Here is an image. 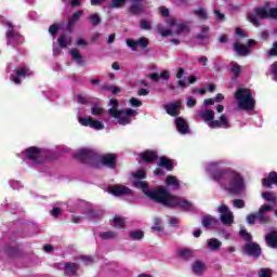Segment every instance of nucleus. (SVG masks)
<instances>
[{"instance_id": "1", "label": "nucleus", "mask_w": 277, "mask_h": 277, "mask_svg": "<svg viewBox=\"0 0 277 277\" xmlns=\"http://www.w3.org/2000/svg\"><path fill=\"white\" fill-rule=\"evenodd\" d=\"M222 166H230V161L220 159L206 166V172L211 181L217 183L228 194H243L246 192L243 175L232 168H220Z\"/></svg>"}, {"instance_id": "2", "label": "nucleus", "mask_w": 277, "mask_h": 277, "mask_svg": "<svg viewBox=\"0 0 277 277\" xmlns=\"http://www.w3.org/2000/svg\"><path fill=\"white\" fill-rule=\"evenodd\" d=\"M146 179V172L144 170H138L132 174V185L136 187V189H142L143 194L154 200V202H159L163 205V207H177L179 209H183V211H194V205L189 202L187 199L172 196L168 193L163 186H159L155 190H150L148 188V183L144 182Z\"/></svg>"}, {"instance_id": "3", "label": "nucleus", "mask_w": 277, "mask_h": 277, "mask_svg": "<svg viewBox=\"0 0 277 277\" xmlns=\"http://www.w3.org/2000/svg\"><path fill=\"white\" fill-rule=\"evenodd\" d=\"M76 159L82 163H88L92 168H116V155L106 154L98 155L96 151L90 148H80L75 153Z\"/></svg>"}, {"instance_id": "4", "label": "nucleus", "mask_w": 277, "mask_h": 277, "mask_svg": "<svg viewBox=\"0 0 277 277\" xmlns=\"http://www.w3.org/2000/svg\"><path fill=\"white\" fill-rule=\"evenodd\" d=\"M109 107L108 115L111 118H115L118 124H121L122 127L131 124V118H135V116H137V113L133 108H127L124 110L118 109V100H110Z\"/></svg>"}, {"instance_id": "5", "label": "nucleus", "mask_w": 277, "mask_h": 277, "mask_svg": "<svg viewBox=\"0 0 277 277\" xmlns=\"http://www.w3.org/2000/svg\"><path fill=\"white\" fill-rule=\"evenodd\" d=\"M0 22L4 27H6V44L8 47H18V44H23L25 42V38L18 34L16 26L12 25L10 21L5 18V16L0 15Z\"/></svg>"}, {"instance_id": "6", "label": "nucleus", "mask_w": 277, "mask_h": 277, "mask_svg": "<svg viewBox=\"0 0 277 277\" xmlns=\"http://www.w3.org/2000/svg\"><path fill=\"white\" fill-rule=\"evenodd\" d=\"M239 109L245 111H252L256 105L252 91L250 89H238L235 94Z\"/></svg>"}, {"instance_id": "7", "label": "nucleus", "mask_w": 277, "mask_h": 277, "mask_svg": "<svg viewBox=\"0 0 277 277\" xmlns=\"http://www.w3.org/2000/svg\"><path fill=\"white\" fill-rule=\"evenodd\" d=\"M75 208L76 209L69 208L70 213H82L83 216L72 217L74 224H79L81 220H94L96 217V212L88 208V203H85V201H78L75 205Z\"/></svg>"}, {"instance_id": "8", "label": "nucleus", "mask_w": 277, "mask_h": 277, "mask_svg": "<svg viewBox=\"0 0 277 277\" xmlns=\"http://www.w3.org/2000/svg\"><path fill=\"white\" fill-rule=\"evenodd\" d=\"M268 5L263 6V8H256L254 10L255 14H249L248 21L249 23H252L254 27H259V18H276L277 19V9L273 8L268 10Z\"/></svg>"}, {"instance_id": "9", "label": "nucleus", "mask_w": 277, "mask_h": 277, "mask_svg": "<svg viewBox=\"0 0 277 277\" xmlns=\"http://www.w3.org/2000/svg\"><path fill=\"white\" fill-rule=\"evenodd\" d=\"M168 25L170 29L160 30V36H162L163 38L172 36V34H176L179 36L181 34H187V31H189V24L183 21L171 18L168 22Z\"/></svg>"}, {"instance_id": "10", "label": "nucleus", "mask_w": 277, "mask_h": 277, "mask_svg": "<svg viewBox=\"0 0 277 277\" xmlns=\"http://www.w3.org/2000/svg\"><path fill=\"white\" fill-rule=\"evenodd\" d=\"M24 155L26 159L34 163V166H40L41 163H44V160L47 159V151L36 146L26 148Z\"/></svg>"}, {"instance_id": "11", "label": "nucleus", "mask_w": 277, "mask_h": 277, "mask_svg": "<svg viewBox=\"0 0 277 277\" xmlns=\"http://www.w3.org/2000/svg\"><path fill=\"white\" fill-rule=\"evenodd\" d=\"M8 72H11L10 79L13 83H21L26 77H34V70L29 69L27 66H19L16 68L10 66Z\"/></svg>"}, {"instance_id": "12", "label": "nucleus", "mask_w": 277, "mask_h": 277, "mask_svg": "<svg viewBox=\"0 0 277 277\" xmlns=\"http://www.w3.org/2000/svg\"><path fill=\"white\" fill-rule=\"evenodd\" d=\"M219 213L221 214L220 220L224 226H232L235 222V216L228 206L222 205L217 209Z\"/></svg>"}, {"instance_id": "13", "label": "nucleus", "mask_w": 277, "mask_h": 277, "mask_svg": "<svg viewBox=\"0 0 277 277\" xmlns=\"http://www.w3.org/2000/svg\"><path fill=\"white\" fill-rule=\"evenodd\" d=\"M78 121L82 127H90V129H95V131H103L105 124L103 121L94 120L92 117H78Z\"/></svg>"}, {"instance_id": "14", "label": "nucleus", "mask_w": 277, "mask_h": 277, "mask_svg": "<svg viewBox=\"0 0 277 277\" xmlns=\"http://www.w3.org/2000/svg\"><path fill=\"white\" fill-rule=\"evenodd\" d=\"M274 208L269 205H263L260 207L256 215H258V222L260 224H267L269 222V211H272Z\"/></svg>"}, {"instance_id": "15", "label": "nucleus", "mask_w": 277, "mask_h": 277, "mask_svg": "<svg viewBox=\"0 0 277 277\" xmlns=\"http://www.w3.org/2000/svg\"><path fill=\"white\" fill-rule=\"evenodd\" d=\"M211 129H230V121L228 120V116L226 114L221 115L219 120H214L210 123Z\"/></svg>"}, {"instance_id": "16", "label": "nucleus", "mask_w": 277, "mask_h": 277, "mask_svg": "<svg viewBox=\"0 0 277 277\" xmlns=\"http://www.w3.org/2000/svg\"><path fill=\"white\" fill-rule=\"evenodd\" d=\"M127 45L132 51H137V47H140L141 49H146V47H148V39L145 37H142V38L137 39L136 41L133 39H128Z\"/></svg>"}, {"instance_id": "17", "label": "nucleus", "mask_w": 277, "mask_h": 277, "mask_svg": "<svg viewBox=\"0 0 277 277\" xmlns=\"http://www.w3.org/2000/svg\"><path fill=\"white\" fill-rule=\"evenodd\" d=\"M108 194L113 196H129L131 195V189L122 185H114L108 187Z\"/></svg>"}, {"instance_id": "18", "label": "nucleus", "mask_w": 277, "mask_h": 277, "mask_svg": "<svg viewBox=\"0 0 277 277\" xmlns=\"http://www.w3.org/2000/svg\"><path fill=\"white\" fill-rule=\"evenodd\" d=\"M181 105H182L181 101H177V102L166 104L163 106V109L167 111L169 116H179V114H181Z\"/></svg>"}, {"instance_id": "19", "label": "nucleus", "mask_w": 277, "mask_h": 277, "mask_svg": "<svg viewBox=\"0 0 277 277\" xmlns=\"http://www.w3.org/2000/svg\"><path fill=\"white\" fill-rule=\"evenodd\" d=\"M201 224H202L203 228L213 229V228H217L220 221H217V219H215V216H211L208 214L201 219Z\"/></svg>"}, {"instance_id": "20", "label": "nucleus", "mask_w": 277, "mask_h": 277, "mask_svg": "<svg viewBox=\"0 0 277 277\" xmlns=\"http://www.w3.org/2000/svg\"><path fill=\"white\" fill-rule=\"evenodd\" d=\"M199 117L205 120V122L210 127L211 129V122H215V111L211 109H205L199 111Z\"/></svg>"}, {"instance_id": "21", "label": "nucleus", "mask_w": 277, "mask_h": 277, "mask_svg": "<svg viewBox=\"0 0 277 277\" xmlns=\"http://www.w3.org/2000/svg\"><path fill=\"white\" fill-rule=\"evenodd\" d=\"M245 252L249 256H261V246L255 242L245 245Z\"/></svg>"}, {"instance_id": "22", "label": "nucleus", "mask_w": 277, "mask_h": 277, "mask_svg": "<svg viewBox=\"0 0 277 277\" xmlns=\"http://www.w3.org/2000/svg\"><path fill=\"white\" fill-rule=\"evenodd\" d=\"M175 127L181 135H187L189 133V124L181 117L175 118Z\"/></svg>"}, {"instance_id": "23", "label": "nucleus", "mask_w": 277, "mask_h": 277, "mask_svg": "<svg viewBox=\"0 0 277 277\" xmlns=\"http://www.w3.org/2000/svg\"><path fill=\"white\" fill-rule=\"evenodd\" d=\"M164 183H166V186L169 189H172L173 192L181 189V181H179L176 176L168 175Z\"/></svg>"}, {"instance_id": "24", "label": "nucleus", "mask_w": 277, "mask_h": 277, "mask_svg": "<svg viewBox=\"0 0 277 277\" xmlns=\"http://www.w3.org/2000/svg\"><path fill=\"white\" fill-rule=\"evenodd\" d=\"M130 3L132 14H141V12H144V0H130Z\"/></svg>"}, {"instance_id": "25", "label": "nucleus", "mask_w": 277, "mask_h": 277, "mask_svg": "<svg viewBox=\"0 0 277 277\" xmlns=\"http://www.w3.org/2000/svg\"><path fill=\"white\" fill-rule=\"evenodd\" d=\"M155 159H157L155 151H145L138 155V161H144L145 163H153Z\"/></svg>"}, {"instance_id": "26", "label": "nucleus", "mask_w": 277, "mask_h": 277, "mask_svg": "<svg viewBox=\"0 0 277 277\" xmlns=\"http://www.w3.org/2000/svg\"><path fill=\"white\" fill-rule=\"evenodd\" d=\"M57 43L62 49H66V47H70V44H72V38L70 35L62 34L57 39Z\"/></svg>"}, {"instance_id": "27", "label": "nucleus", "mask_w": 277, "mask_h": 277, "mask_svg": "<svg viewBox=\"0 0 277 277\" xmlns=\"http://www.w3.org/2000/svg\"><path fill=\"white\" fill-rule=\"evenodd\" d=\"M265 241L268 248H277V232L273 230L265 236Z\"/></svg>"}, {"instance_id": "28", "label": "nucleus", "mask_w": 277, "mask_h": 277, "mask_svg": "<svg viewBox=\"0 0 277 277\" xmlns=\"http://www.w3.org/2000/svg\"><path fill=\"white\" fill-rule=\"evenodd\" d=\"M81 16H83V11H77L70 16L68 21V26L66 28V30L69 31V34H70V29H72V27L75 26V23H77V21H79Z\"/></svg>"}, {"instance_id": "29", "label": "nucleus", "mask_w": 277, "mask_h": 277, "mask_svg": "<svg viewBox=\"0 0 277 277\" xmlns=\"http://www.w3.org/2000/svg\"><path fill=\"white\" fill-rule=\"evenodd\" d=\"M64 269L65 276H75L79 269V265H77V263H66Z\"/></svg>"}, {"instance_id": "30", "label": "nucleus", "mask_w": 277, "mask_h": 277, "mask_svg": "<svg viewBox=\"0 0 277 277\" xmlns=\"http://www.w3.org/2000/svg\"><path fill=\"white\" fill-rule=\"evenodd\" d=\"M193 272L197 276H200L205 274V272H207V266L205 265V263L196 261L195 263H193Z\"/></svg>"}, {"instance_id": "31", "label": "nucleus", "mask_w": 277, "mask_h": 277, "mask_svg": "<svg viewBox=\"0 0 277 277\" xmlns=\"http://www.w3.org/2000/svg\"><path fill=\"white\" fill-rule=\"evenodd\" d=\"M234 51H236L238 55L242 56L249 55L250 53V49L246 45L239 44V42L234 43Z\"/></svg>"}, {"instance_id": "32", "label": "nucleus", "mask_w": 277, "mask_h": 277, "mask_svg": "<svg viewBox=\"0 0 277 277\" xmlns=\"http://www.w3.org/2000/svg\"><path fill=\"white\" fill-rule=\"evenodd\" d=\"M69 53L74 62H76V64H78L79 66H83V56H81V54L79 53V50L72 49L69 51Z\"/></svg>"}, {"instance_id": "33", "label": "nucleus", "mask_w": 277, "mask_h": 277, "mask_svg": "<svg viewBox=\"0 0 277 277\" xmlns=\"http://www.w3.org/2000/svg\"><path fill=\"white\" fill-rule=\"evenodd\" d=\"M208 248L209 250H220L222 248V241L217 238H211L208 240Z\"/></svg>"}, {"instance_id": "34", "label": "nucleus", "mask_w": 277, "mask_h": 277, "mask_svg": "<svg viewBox=\"0 0 277 277\" xmlns=\"http://www.w3.org/2000/svg\"><path fill=\"white\" fill-rule=\"evenodd\" d=\"M158 166L160 168H166V170H172V168H174V164H172V160L166 157H160Z\"/></svg>"}, {"instance_id": "35", "label": "nucleus", "mask_w": 277, "mask_h": 277, "mask_svg": "<svg viewBox=\"0 0 277 277\" xmlns=\"http://www.w3.org/2000/svg\"><path fill=\"white\" fill-rule=\"evenodd\" d=\"M196 81H198V78L196 76H190L187 81L179 80L177 88H185L187 85H192V83H196Z\"/></svg>"}, {"instance_id": "36", "label": "nucleus", "mask_w": 277, "mask_h": 277, "mask_svg": "<svg viewBox=\"0 0 277 277\" xmlns=\"http://www.w3.org/2000/svg\"><path fill=\"white\" fill-rule=\"evenodd\" d=\"M193 14H195L197 18H200L201 21H206V18H208L207 10L202 6L194 10Z\"/></svg>"}, {"instance_id": "37", "label": "nucleus", "mask_w": 277, "mask_h": 277, "mask_svg": "<svg viewBox=\"0 0 277 277\" xmlns=\"http://www.w3.org/2000/svg\"><path fill=\"white\" fill-rule=\"evenodd\" d=\"M262 198H263L266 202H276V201H277L276 195H274V193H271V192H264V193H262Z\"/></svg>"}, {"instance_id": "38", "label": "nucleus", "mask_w": 277, "mask_h": 277, "mask_svg": "<svg viewBox=\"0 0 277 277\" xmlns=\"http://www.w3.org/2000/svg\"><path fill=\"white\" fill-rule=\"evenodd\" d=\"M101 239H116L118 237V234L114 230H108V232H102L100 233Z\"/></svg>"}, {"instance_id": "39", "label": "nucleus", "mask_w": 277, "mask_h": 277, "mask_svg": "<svg viewBox=\"0 0 277 277\" xmlns=\"http://www.w3.org/2000/svg\"><path fill=\"white\" fill-rule=\"evenodd\" d=\"M62 29H64V24H53L49 28V34H51V36H55V34H57V31H62Z\"/></svg>"}, {"instance_id": "40", "label": "nucleus", "mask_w": 277, "mask_h": 277, "mask_svg": "<svg viewBox=\"0 0 277 277\" xmlns=\"http://www.w3.org/2000/svg\"><path fill=\"white\" fill-rule=\"evenodd\" d=\"M115 228H124V219L122 216H115L113 219Z\"/></svg>"}, {"instance_id": "41", "label": "nucleus", "mask_w": 277, "mask_h": 277, "mask_svg": "<svg viewBox=\"0 0 277 277\" xmlns=\"http://www.w3.org/2000/svg\"><path fill=\"white\" fill-rule=\"evenodd\" d=\"M130 237L134 241H140V239L144 238V232H142V230L130 232Z\"/></svg>"}, {"instance_id": "42", "label": "nucleus", "mask_w": 277, "mask_h": 277, "mask_svg": "<svg viewBox=\"0 0 277 277\" xmlns=\"http://www.w3.org/2000/svg\"><path fill=\"white\" fill-rule=\"evenodd\" d=\"M209 38V27L203 26L201 32L197 36V40H207Z\"/></svg>"}, {"instance_id": "43", "label": "nucleus", "mask_w": 277, "mask_h": 277, "mask_svg": "<svg viewBox=\"0 0 277 277\" xmlns=\"http://www.w3.org/2000/svg\"><path fill=\"white\" fill-rule=\"evenodd\" d=\"M177 254L181 259H190L193 253L189 249H182L177 252Z\"/></svg>"}, {"instance_id": "44", "label": "nucleus", "mask_w": 277, "mask_h": 277, "mask_svg": "<svg viewBox=\"0 0 277 277\" xmlns=\"http://www.w3.org/2000/svg\"><path fill=\"white\" fill-rule=\"evenodd\" d=\"M153 230H156L157 233H161L163 230V226H161V219H155L154 220V226L151 227Z\"/></svg>"}, {"instance_id": "45", "label": "nucleus", "mask_w": 277, "mask_h": 277, "mask_svg": "<svg viewBox=\"0 0 277 277\" xmlns=\"http://www.w3.org/2000/svg\"><path fill=\"white\" fill-rule=\"evenodd\" d=\"M103 90H105V92H111V94L120 93V88L119 87H114V85H104Z\"/></svg>"}, {"instance_id": "46", "label": "nucleus", "mask_w": 277, "mask_h": 277, "mask_svg": "<svg viewBox=\"0 0 277 277\" xmlns=\"http://www.w3.org/2000/svg\"><path fill=\"white\" fill-rule=\"evenodd\" d=\"M91 114H92V116H103V107H101L98 105H94L91 108Z\"/></svg>"}, {"instance_id": "47", "label": "nucleus", "mask_w": 277, "mask_h": 277, "mask_svg": "<svg viewBox=\"0 0 277 277\" xmlns=\"http://www.w3.org/2000/svg\"><path fill=\"white\" fill-rule=\"evenodd\" d=\"M89 18L92 25L96 26L101 24V15H98V13L91 14Z\"/></svg>"}, {"instance_id": "48", "label": "nucleus", "mask_w": 277, "mask_h": 277, "mask_svg": "<svg viewBox=\"0 0 277 277\" xmlns=\"http://www.w3.org/2000/svg\"><path fill=\"white\" fill-rule=\"evenodd\" d=\"M127 3V0H111L110 2V8L116 9V8H122Z\"/></svg>"}, {"instance_id": "49", "label": "nucleus", "mask_w": 277, "mask_h": 277, "mask_svg": "<svg viewBox=\"0 0 277 277\" xmlns=\"http://www.w3.org/2000/svg\"><path fill=\"white\" fill-rule=\"evenodd\" d=\"M256 220L259 221V216L256 213H251L247 215L248 224L254 225L256 223Z\"/></svg>"}, {"instance_id": "50", "label": "nucleus", "mask_w": 277, "mask_h": 277, "mask_svg": "<svg viewBox=\"0 0 277 277\" xmlns=\"http://www.w3.org/2000/svg\"><path fill=\"white\" fill-rule=\"evenodd\" d=\"M239 235L245 239V241H252V235L246 232V229L241 228Z\"/></svg>"}, {"instance_id": "51", "label": "nucleus", "mask_w": 277, "mask_h": 277, "mask_svg": "<svg viewBox=\"0 0 277 277\" xmlns=\"http://www.w3.org/2000/svg\"><path fill=\"white\" fill-rule=\"evenodd\" d=\"M9 185L12 187V189H23V184L18 181L12 180L9 182Z\"/></svg>"}, {"instance_id": "52", "label": "nucleus", "mask_w": 277, "mask_h": 277, "mask_svg": "<svg viewBox=\"0 0 277 277\" xmlns=\"http://www.w3.org/2000/svg\"><path fill=\"white\" fill-rule=\"evenodd\" d=\"M233 206L236 208V209H243V207H246V202L241 199H235L233 201Z\"/></svg>"}, {"instance_id": "53", "label": "nucleus", "mask_w": 277, "mask_h": 277, "mask_svg": "<svg viewBox=\"0 0 277 277\" xmlns=\"http://www.w3.org/2000/svg\"><path fill=\"white\" fill-rule=\"evenodd\" d=\"M259 277H272V269L262 268V269L259 272Z\"/></svg>"}, {"instance_id": "54", "label": "nucleus", "mask_w": 277, "mask_h": 277, "mask_svg": "<svg viewBox=\"0 0 277 277\" xmlns=\"http://www.w3.org/2000/svg\"><path fill=\"white\" fill-rule=\"evenodd\" d=\"M130 105H131V107H142V101H140L135 97H132V98H130Z\"/></svg>"}, {"instance_id": "55", "label": "nucleus", "mask_w": 277, "mask_h": 277, "mask_svg": "<svg viewBox=\"0 0 277 277\" xmlns=\"http://www.w3.org/2000/svg\"><path fill=\"white\" fill-rule=\"evenodd\" d=\"M236 36H238V38H248V32L241 28H236Z\"/></svg>"}, {"instance_id": "56", "label": "nucleus", "mask_w": 277, "mask_h": 277, "mask_svg": "<svg viewBox=\"0 0 277 277\" xmlns=\"http://www.w3.org/2000/svg\"><path fill=\"white\" fill-rule=\"evenodd\" d=\"M232 72L237 77L241 72V67L237 64L232 65Z\"/></svg>"}, {"instance_id": "57", "label": "nucleus", "mask_w": 277, "mask_h": 277, "mask_svg": "<svg viewBox=\"0 0 277 277\" xmlns=\"http://www.w3.org/2000/svg\"><path fill=\"white\" fill-rule=\"evenodd\" d=\"M82 1L83 0H69L67 5H70L71 8H79V5H81Z\"/></svg>"}, {"instance_id": "58", "label": "nucleus", "mask_w": 277, "mask_h": 277, "mask_svg": "<svg viewBox=\"0 0 277 277\" xmlns=\"http://www.w3.org/2000/svg\"><path fill=\"white\" fill-rule=\"evenodd\" d=\"M141 29H150V22L146 21V19H143L141 21Z\"/></svg>"}, {"instance_id": "59", "label": "nucleus", "mask_w": 277, "mask_h": 277, "mask_svg": "<svg viewBox=\"0 0 277 277\" xmlns=\"http://www.w3.org/2000/svg\"><path fill=\"white\" fill-rule=\"evenodd\" d=\"M186 105H187V107H195V105H196V98L189 96V97L186 100Z\"/></svg>"}, {"instance_id": "60", "label": "nucleus", "mask_w": 277, "mask_h": 277, "mask_svg": "<svg viewBox=\"0 0 277 277\" xmlns=\"http://www.w3.org/2000/svg\"><path fill=\"white\" fill-rule=\"evenodd\" d=\"M269 72L272 75H274V77H277V62H275L273 65H271Z\"/></svg>"}, {"instance_id": "61", "label": "nucleus", "mask_w": 277, "mask_h": 277, "mask_svg": "<svg viewBox=\"0 0 277 277\" xmlns=\"http://www.w3.org/2000/svg\"><path fill=\"white\" fill-rule=\"evenodd\" d=\"M159 12L162 16H169L170 15V11L168 10V8L166 6H160L159 8Z\"/></svg>"}, {"instance_id": "62", "label": "nucleus", "mask_w": 277, "mask_h": 277, "mask_svg": "<svg viewBox=\"0 0 277 277\" xmlns=\"http://www.w3.org/2000/svg\"><path fill=\"white\" fill-rule=\"evenodd\" d=\"M160 79H163L164 81H168V79H170V71H168V70L161 71Z\"/></svg>"}, {"instance_id": "63", "label": "nucleus", "mask_w": 277, "mask_h": 277, "mask_svg": "<svg viewBox=\"0 0 277 277\" xmlns=\"http://www.w3.org/2000/svg\"><path fill=\"white\" fill-rule=\"evenodd\" d=\"M268 55H277V41L273 44V48L268 51Z\"/></svg>"}, {"instance_id": "64", "label": "nucleus", "mask_w": 277, "mask_h": 277, "mask_svg": "<svg viewBox=\"0 0 277 277\" xmlns=\"http://www.w3.org/2000/svg\"><path fill=\"white\" fill-rule=\"evenodd\" d=\"M60 213H62V209H60V208H53L51 211L52 217H57V215H60Z\"/></svg>"}]
</instances>
